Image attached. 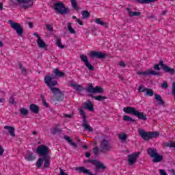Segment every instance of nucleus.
I'll return each mask as SVG.
<instances>
[{
    "label": "nucleus",
    "instance_id": "6ab92c4d",
    "mask_svg": "<svg viewBox=\"0 0 175 175\" xmlns=\"http://www.w3.org/2000/svg\"><path fill=\"white\" fill-rule=\"evenodd\" d=\"M94 166H96V172H98L99 169H101L102 170H105L106 166L100 161H96V163H94Z\"/></svg>",
    "mask_w": 175,
    "mask_h": 175
},
{
    "label": "nucleus",
    "instance_id": "49530a36",
    "mask_svg": "<svg viewBox=\"0 0 175 175\" xmlns=\"http://www.w3.org/2000/svg\"><path fill=\"white\" fill-rule=\"evenodd\" d=\"M93 152L96 157L98 156V154H99V148H98V146H95L93 148Z\"/></svg>",
    "mask_w": 175,
    "mask_h": 175
},
{
    "label": "nucleus",
    "instance_id": "a211bd4d",
    "mask_svg": "<svg viewBox=\"0 0 175 175\" xmlns=\"http://www.w3.org/2000/svg\"><path fill=\"white\" fill-rule=\"evenodd\" d=\"M71 87H72L74 88V90H75V91H78V92H81V91H84V88L81 85H79V84H75L73 82H70V83Z\"/></svg>",
    "mask_w": 175,
    "mask_h": 175
},
{
    "label": "nucleus",
    "instance_id": "7ed1b4c3",
    "mask_svg": "<svg viewBox=\"0 0 175 175\" xmlns=\"http://www.w3.org/2000/svg\"><path fill=\"white\" fill-rule=\"evenodd\" d=\"M53 9L55 10V12H57V13L61 14L62 16L70 13L69 8H66L62 1H57L53 5Z\"/></svg>",
    "mask_w": 175,
    "mask_h": 175
},
{
    "label": "nucleus",
    "instance_id": "338daca9",
    "mask_svg": "<svg viewBox=\"0 0 175 175\" xmlns=\"http://www.w3.org/2000/svg\"><path fill=\"white\" fill-rule=\"evenodd\" d=\"M166 13H167V10H164L161 12V16H165V14H166Z\"/></svg>",
    "mask_w": 175,
    "mask_h": 175
},
{
    "label": "nucleus",
    "instance_id": "680f3d73",
    "mask_svg": "<svg viewBox=\"0 0 175 175\" xmlns=\"http://www.w3.org/2000/svg\"><path fill=\"white\" fill-rule=\"evenodd\" d=\"M29 28H33V23L32 22H27Z\"/></svg>",
    "mask_w": 175,
    "mask_h": 175
},
{
    "label": "nucleus",
    "instance_id": "603ef678",
    "mask_svg": "<svg viewBox=\"0 0 175 175\" xmlns=\"http://www.w3.org/2000/svg\"><path fill=\"white\" fill-rule=\"evenodd\" d=\"M141 14H142V12H133L132 17H133L135 16H141Z\"/></svg>",
    "mask_w": 175,
    "mask_h": 175
},
{
    "label": "nucleus",
    "instance_id": "79ce46f5",
    "mask_svg": "<svg viewBox=\"0 0 175 175\" xmlns=\"http://www.w3.org/2000/svg\"><path fill=\"white\" fill-rule=\"evenodd\" d=\"M67 27H68V29L70 33H76V31H75V29L72 28V24H70V23H68L67 24Z\"/></svg>",
    "mask_w": 175,
    "mask_h": 175
},
{
    "label": "nucleus",
    "instance_id": "c9c22d12",
    "mask_svg": "<svg viewBox=\"0 0 175 175\" xmlns=\"http://www.w3.org/2000/svg\"><path fill=\"white\" fill-rule=\"evenodd\" d=\"M56 44L59 49H65V46L62 44V42H61V38H56Z\"/></svg>",
    "mask_w": 175,
    "mask_h": 175
},
{
    "label": "nucleus",
    "instance_id": "9b49d317",
    "mask_svg": "<svg viewBox=\"0 0 175 175\" xmlns=\"http://www.w3.org/2000/svg\"><path fill=\"white\" fill-rule=\"evenodd\" d=\"M137 75H139V76H144L145 77L147 76H162V73L151 70H148L144 72H137Z\"/></svg>",
    "mask_w": 175,
    "mask_h": 175
},
{
    "label": "nucleus",
    "instance_id": "39448f33",
    "mask_svg": "<svg viewBox=\"0 0 175 175\" xmlns=\"http://www.w3.org/2000/svg\"><path fill=\"white\" fill-rule=\"evenodd\" d=\"M8 23L11 28H12V29L16 31L18 36H23V33H24V29H23V27H21V25H20V23H17L12 20L8 21Z\"/></svg>",
    "mask_w": 175,
    "mask_h": 175
},
{
    "label": "nucleus",
    "instance_id": "58836bf2",
    "mask_svg": "<svg viewBox=\"0 0 175 175\" xmlns=\"http://www.w3.org/2000/svg\"><path fill=\"white\" fill-rule=\"evenodd\" d=\"M81 14H82V18H88L90 16H91L90 12H88V11L87 10L82 11Z\"/></svg>",
    "mask_w": 175,
    "mask_h": 175
},
{
    "label": "nucleus",
    "instance_id": "cd10ccee",
    "mask_svg": "<svg viewBox=\"0 0 175 175\" xmlns=\"http://www.w3.org/2000/svg\"><path fill=\"white\" fill-rule=\"evenodd\" d=\"M157 1L158 0H136V2L141 5H146L147 3H154V2H157Z\"/></svg>",
    "mask_w": 175,
    "mask_h": 175
},
{
    "label": "nucleus",
    "instance_id": "dca6fc26",
    "mask_svg": "<svg viewBox=\"0 0 175 175\" xmlns=\"http://www.w3.org/2000/svg\"><path fill=\"white\" fill-rule=\"evenodd\" d=\"M16 2H18V3H24L25 5H23L22 8L25 10L32 8V5H33V0H16Z\"/></svg>",
    "mask_w": 175,
    "mask_h": 175
},
{
    "label": "nucleus",
    "instance_id": "1a4fd4ad",
    "mask_svg": "<svg viewBox=\"0 0 175 175\" xmlns=\"http://www.w3.org/2000/svg\"><path fill=\"white\" fill-rule=\"evenodd\" d=\"M86 92L89 94H102L103 93L104 90L99 86L94 88L92 83H90L89 86L86 88Z\"/></svg>",
    "mask_w": 175,
    "mask_h": 175
},
{
    "label": "nucleus",
    "instance_id": "423d86ee",
    "mask_svg": "<svg viewBox=\"0 0 175 175\" xmlns=\"http://www.w3.org/2000/svg\"><path fill=\"white\" fill-rule=\"evenodd\" d=\"M54 86L55 85H51L49 87L51 89V91H52V94H53V95H59L56 97V100L57 102H62V100H64V93H62V92H61L59 88H53Z\"/></svg>",
    "mask_w": 175,
    "mask_h": 175
},
{
    "label": "nucleus",
    "instance_id": "864d4df0",
    "mask_svg": "<svg viewBox=\"0 0 175 175\" xmlns=\"http://www.w3.org/2000/svg\"><path fill=\"white\" fill-rule=\"evenodd\" d=\"M3 152H5V150L2 148V146L0 145V157L3 155Z\"/></svg>",
    "mask_w": 175,
    "mask_h": 175
},
{
    "label": "nucleus",
    "instance_id": "6e6d98bb",
    "mask_svg": "<svg viewBox=\"0 0 175 175\" xmlns=\"http://www.w3.org/2000/svg\"><path fill=\"white\" fill-rule=\"evenodd\" d=\"M87 162H88L89 163H92V165H95V163H96V160H95V159H93V160L88 159L87 161Z\"/></svg>",
    "mask_w": 175,
    "mask_h": 175
},
{
    "label": "nucleus",
    "instance_id": "0eeeda50",
    "mask_svg": "<svg viewBox=\"0 0 175 175\" xmlns=\"http://www.w3.org/2000/svg\"><path fill=\"white\" fill-rule=\"evenodd\" d=\"M36 153L44 159L49 157V147L45 145H40L37 147Z\"/></svg>",
    "mask_w": 175,
    "mask_h": 175
},
{
    "label": "nucleus",
    "instance_id": "13d9d810",
    "mask_svg": "<svg viewBox=\"0 0 175 175\" xmlns=\"http://www.w3.org/2000/svg\"><path fill=\"white\" fill-rule=\"evenodd\" d=\"M120 66H121L122 68H125V66H126V64L124 62L121 61L120 62Z\"/></svg>",
    "mask_w": 175,
    "mask_h": 175
},
{
    "label": "nucleus",
    "instance_id": "2f4dec72",
    "mask_svg": "<svg viewBox=\"0 0 175 175\" xmlns=\"http://www.w3.org/2000/svg\"><path fill=\"white\" fill-rule=\"evenodd\" d=\"M82 126L84 128L85 131H88V132H92L94 131V129H92V127L88 123L82 124Z\"/></svg>",
    "mask_w": 175,
    "mask_h": 175
},
{
    "label": "nucleus",
    "instance_id": "5701e85b",
    "mask_svg": "<svg viewBox=\"0 0 175 175\" xmlns=\"http://www.w3.org/2000/svg\"><path fill=\"white\" fill-rule=\"evenodd\" d=\"M163 160V156L159 155V154L157 153V155H155L153 157L152 162L153 163H158L159 162H162Z\"/></svg>",
    "mask_w": 175,
    "mask_h": 175
},
{
    "label": "nucleus",
    "instance_id": "37998d69",
    "mask_svg": "<svg viewBox=\"0 0 175 175\" xmlns=\"http://www.w3.org/2000/svg\"><path fill=\"white\" fill-rule=\"evenodd\" d=\"M20 114L22 116H27L28 114V110L25 108H21L20 109Z\"/></svg>",
    "mask_w": 175,
    "mask_h": 175
},
{
    "label": "nucleus",
    "instance_id": "c85d7f7f",
    "mask_svg": "<svg viewBox=\"0 0 175 175\" xmlns=\"http://www.w3.org/2000/svg\"><path fill=\"white\" fill-rule=\"evenodd\" d=\"M53 72L54 73V75H55V76H57V77H64L65 76V73L62 72L59 70V69L58 68H55L53 70Z\"/></svg>",
    "mask_w": 175,
    "mask_h": 175
},
{
    "label": "nucleus",
    "instance_id": "052dcab7",
    "mask_svg": "<svg viewBox=\"0 0 175 175\" xmlns=\"http://www.w3.org/2000/svg\"><path fill=\"white\" fill-rule=\"evenodd\" d=\"M59 175H68V174L65 173V172H64V170L60 168V174H59Z\"/></svg>",
    "mask_w": 175,
    "mask_h": 175
},
{
    "label": "nucleus",
    "instance_id": "bb28decb",
    "mask_svg": "<svg viewBox=\"0 0 175 175\" xmlns=\"http://www.w3.org/2000/svg\"><path fill=\"white\" fill-rule=\"evenodd\" d=\"M83 107L86 109V110H90V111H94V105L91 102L84 103Z\"/></svg>",
    "mask_w": 175,
    "mask_h": 175
},
{
    "label": "nucleus",
    "instance_id": "0e129e2a",
    "mask_svg": "<svg viewBox=\"0 0 175 175\" xmlns=\"http://www.w3.org/2000/svg\"><path fill=\"white\" fill-rule=\"evenodd\" d=\"M64 117H66V118H72L73 117V115L64 114Z\"/></svg>",
    "mask_w": 175,
    "mask_h": 175
},
{
    "label": "nucleus",
    "instance_id": "72a5a7b5",
    "mask_svg": "<svg viewBox=\"0 0 175 175\" xmlns=\"http://www.w3.org/2000/svg\"><path fill=\"white\" fill-rule=\"evenodd\" d=\"M123 120L124 121H129L130 122H136V120L133 118H132L129 116L124 115L123 116Z\"/></svg>",
    "mask_w": 175,
    "mask_h": 175
},
{
    "label": "nucleus",
    "instance_id": "09e8293b",
    "mask_svg": "<svg viewBox=\"0 0 175 175\" xmlns=\"http://www.w3.org/2000/svg\"><path fill=\"white\" fill-rule=\"evenodd\" d=\"M126 10H127L129 16L130 17H132V16H133V11H132L131 9L129 8H126Z\"/></svg>",
    "mask_w": 175,
    "mask_h": 175
},
{
    "label": "nucleus",
    "instance_id": "f704fd0d",
    "mask_svg": "<svg viewBox=\"0 0 175 175\" xmlns=\"http://www.w3.org/2000/svg\"><path fill=\"white\" fill-rule=\"evenodd\" d=\"M61 132H62V130L58 127H55L51 131L52 135H57V133H61Z\"/></svg>",
    "mask_w": 175,
    "mask_h": 175
},
{
    "label": "nucleus",
    "instance_id": "20e7f679",
    "mask_svg": "<svg viewBox=\"0 0 175 175\" xmlns=\"http://www.w3.org/2000/svg\"><path fill=\"white\" fill-rule=\"evenodd\" d=\"M113 148V145L110 144L109 140L104 139L101 140L100 144V151L103 154H106V152H110Z\"/></svg>",
    "mask_w": 175,
    "mask_h": 175
},
{
    "label": "nucleus",
    "instance_id": "8fccbe9b",
    "mask_svg": "<svg viewBox=\"0 0 175 175\" xmlns=\"http://www.w3.org/2000/svg\"><path fill=\"white\" fill-rule=\"evenodd\" d=\"M46 29H48V31H49L50 32L54 31V28H53V27H51V25L47 24V25H46Z\"/></svg>",
    "mask_w": 175,
    "mask_h": 175
},
{
    "label": "nucleus",
    "instance_id": "412c9836",
    "mask_svg": "<svg viewBox=\"0 0 175 175\" xmlns=\"http://www.w3.org/2000/svg\"><path fill=\"white\" fill-rule=\"evenodd\" d=\"M29 109L32 113H34V114H38L39 113V106L35 104H31Z\"/></svg>",
    "mask_w": 175,
    "mask_h": 175
},
{
    "label": "nucleus",
    "instance_id": "f3484780",
    "mask_svg": "<svg viewBox=\"0 0 175 175\" xmlns=\"http://www.w3.org/2000/svg\"><path fill=\"white\" fill-rule=\"evenodd\" d=\"M36 158V157L33 155V153L29 151H27L26 155L25 156V159L29 162L35 161Z\"/></svg>",
    "mask_w": 175,
    "mask_h": 175
},
{
    "label": "nucleus",
    "instance_id": "473e14b6",
    "mask_svg": "<svg viewBox=\"0 0 175 175\" xmlns=\"http://www.w3.org/2000/svg\"><path fill=\"white\" fill-rule=\"evenodd\" d=\"M79 113L81 114V116H82L83 117V121H82V124H87V116H85V113L84 112V110L83 109H79Z\"/></svg>",
    "mask_w": 175,
    "mask_h": 175
},
{
    "label": "nucleus",
    "instance_id": "b1692460",
    "mask_svg": "<svg viewBox=\"0 0 175 175\" xmlns=\"http://www.w3.org/2000/svg\"><path fill=\"white\" fill-rule=\"evenodd\" d=\"M37 44L40 49H47V45L46 44V42H44V41H43L41 38H38L37 40Z\"/></svg>",
    "mask_w": 175,
    "mask_h": 175
},
{
    "label": "nucleus",
    "instance_id": "e433bc0d",
    "mask_svg": "<svg viewBox=\"0 0 175 175\" xmlns=\"http://www.w3.org/2000/svg\"><path fill=\"white\" fill-rule=\"evenodd\" d=\"M49 156L44 158V167H46V169L50 167V161L49 160Z\"/></svg>",
    "mask_w": 175,
    "mask_h": 175
},
{
    "label": "nucleus",
    "instance_id": "a19ab883",
    "mask_svg": "<svg viewBox=\"0 0 175 175\" xmlns=\"http://www.w3.org/2000/svg\"><path fill=\"white\" fill-rule=\"evenodd\" d=\"M119 139L122 141V142H125V140H126V139H128V135L125 134V133H122L119 135Z\"/></svg>",
    "mask_w": 175,
    "mask_h": 175
},
{
    "label": "nucleus",
    "instance_id": "393cba45",
    "mask_svg": "<svg viewBox=\"0 0 175 175\" xmlns=\"http://www.w3.org/2000/svg\"><path fill=\"white\" fill-rule=\"evenodd\" d=\"M88 96L90 98H93V99H95L96 100H98L99 102L102 100H105V99H107V97L103 96H94L92 94H88Z\"/></svg>",
    "mask_w": 175,
    "mask_h": 175
},
{
    "label": "nucleus",
    "instance_id": "f8f14e48",
    "mask_svg": "<svg viewBox=\"0 0 175 175\" xmlns=\"http://www.w3.org/2000/svg\"><path fill=\"white\" fill-rule=\"evenodd\" d=\"M4 131H3V135H5V136H9V133L10 136L12 137H16V133H14V131H16V129L14 126H4Z\"/></svg>",
    "mask_w": 175,
    "mask_h": 175
},
{
    "label": "nucleus",
    "instance_id": "bf43d9fd",
    "mask_svg": "<svg viewBox=\"0 0 175 175\" xmlns=\"http://www.w3.org/2000/svg\"><path fill=\"white\" fill-rule=\"evenodd\" d=\"M159 172L161 175H167V174H166V172H165V170H159Z\"/></svg>",
    "mask_w": 175,
    "mask_h": 175
},
{
    "label": "nucleus",
    "instance_id": "c756f323",
    "mask_svg": "<svg viewBox=\"0 0 175 175\" xmlns=\"http://www.w3.org/2000/svg\"><path fill=\"white\" fill-rule=\"evenodd\" d=\"M95 23L98 25H101L102 27H105V28H107V23L105 21H102L101 18H96L95 21Z\"/></svg>",
    "mask_w": 175,
    "mask_h": 175
},
{
    "label": "nucleus",
    "instance_id": "9d476101",
    "mask_svg": "<svg viewBox=\"0 0 175 175\" xmlns=\"http://www.w3.org/2000/svg\"><path fill=\"white\" fill-rule=\"evenodd\" d=\"M57 77V75H52L51 76H46L44 77V82H45V84H46V85L48 87H51V85H57V84H58V81H53L54 80V79H56Z\"/></svg>",
    "mask_w": 175,
    "mask_h": 175
},
{
    "label": "nucleus",
    "instance_id": "5fc2aeb1",
    "mask_svg": "<svg viewBox=\"0 0 175 175\" xmlns=\"http://www.w3.org/2000/svg\"><path fill=\"white\" fill-rule=\"evenodd\" d=\"M154 70H161V68L159 67V64H154Z\"/></svg>",
    "mask_w": 175,
    "mask_h": 175
},
{
    "label": "nucleus",
    "instance_id": "2eb2a0df",
    "mask_svg": "<svg viewBox=\"0 0 175 175\" xmlns=\"http://www.w3.org/2000/svg\"><path fill=\"white\" fill-rule=\"evenodd\" d=\"M80 59L83 62H84L85 66H86V68H88V69H89V70H92V71L95 70V68H94L92 65L90 64V62H88V57H87V55H81Z\"/></svg>",
    "mask_w": 175,
    "mask_h": 175
},
{
    "label": "nucleus",
    "instance_id": "4d7b16f0",
    "mask_svg": "<svg viewBox=\"0 0 175 175\" xmlns=\"http://www.w3.org/2000/svg\"><path fill=\"white\" fill-rule=\"evenodd\" d=\"M42 103L43 105L45 106V107H49V103L46 102V100L44 98H42Z\"/></svg>",
    "mask_w": 175,
    "mask_h": 175
},
{
    "label": "nucleus",
    "instance_id": "ddd939ff",
    "mask_svg": "<svg viewBox=\"0 0 175 175\" xmlns=\"http://www.w3.org/2000/svg\"><path fill=\"white\" fill-rule=\"evenodd\" d=\"M139 155H140V152H135L131 154L128 155V162L129 165H135L137 161V158H139Z\"/></svg>",
    "mask_w": 175,
    "mask_h": 175
},
{
    "label": "nucleus",
    "instance_id": "a878e982",
    "mask_svg": "<svg viewBox=\"0 0 175 175\" xmlns=\"http://www.w3.org/2000/svg\"><path fill=\"white\" fill-rule=\"evenodd\" d=\"M148 155H150L151 158H154L155 155L158 154V152H157V150L152 149V148H149L147 150Z\"/></svg>",
    "mask_w": 175,
    "mask_h": 175
},
{
    "label": "nucleus",
    "instance_id": "4be33fe9",
    "mask_svg": "<svg viewBox=\"0 0 175 175\" xmlns=\"http://www.w3.org/2000/svg\"><path fill=\"white\" fill-rule=\"evenodd\" d=\"M154 99H156V100L158 102V105H159L160 106L165 105V101L163 100V99H162V96L161 95L155 94Z\"/></svg>",
    "mask_w": 175,
    "mask_h": 175
},
{
    "label": "nucleus",
    "instance_id": "aec40b11",
    "mask_svg": "<svg viewBox=\"0 0 175 175\" xmlns=\"http://www.w3.org/2000/svg\"><path fill=\"white\" fill-rule=\"evenodd\" d=\"M64 139H66V142H68L70 146H72L73 148H77V144L70 139V137L68 135H64Z\"/></svg>",
    "mask_w": 175,
    "mask_h": 175
},
{
    "label": "nucleus",
    "instance_id": "f03ea898",
    "mask_svg": "<svg viewBox=\"0 0 175 175\" xmlns=\"http://www.w3.org/2000/svg\"><path fill=\"white\" fill-rule=\"evenodd\" d=\"M138 133L139 136H141L142 139L146 142H148V140H151V139H155V137H158V136H159V132L158 131L146 132L143 129L139 130Z\"/></svg>",
    "mask_w": 175,
    "mask_h": 175
},
{
    "label": "nucleus",
    "instance_id": "e2e57ef3",
    "mask_svg": "<svg viewBox=\"0 0 175 175\" xmlns=\"http://www.w3.org/2000/svg\"><path fill=\"white\" fill-rule=\"evenodd\" d=\"M77 23H78V24H79V25H83V21L80 20V19H77Z\"/></svg>",
    "mask_w": 175,
    "mask_h": 175
},
{
    "label": "nucleus",
    "instance_id": "4c0bfd02",
    "mask_svg": "<svg viewBox=\"0 0 175 175\" xmlns=\"http://www.w3.org/2000/svg\"><path fill=\"white\" fill-rule=\"evenodd\" d=\"M70 1L71 2V5L73 9H75V10H79V9H80L79 6H77V1H76V0H70Z\"/></svg>",
    "mask_w": 175,
    "mask_h": 175
},
{
    "label": "nucleus",
    "instance_id": "de8ad7c7",
    "mask_svg": "<svg viewBox=\"0 0 175 175\" xmlns=\"http://www.w3.org/2000/svg\"><path fill=\"white\" fill-rule=\"evenodd\" d=\"M9 103L11 105H14V103H16V102H14V96L13 95H12L9 99Z\"/></svg>",
    "mask_w": 175,
    "mask_h": 175
},
{
    "label": "nucleus",
    "instance_id": "f257e3e1",
    "mask_svg": "<svg viewBox=\"0 0 175 175\" xmlns=\"http://www.w3.org/2000/svg\"><path fill=\"white\" fill-rule=\"evenodd\" d=\"M123 111L126 113V114H131V116L137 117L139 120H142V121H147V116L143 112H140L136 110V108L133 107H124Z\"/></svg>",
    "mask_w": 175,
    "mask_h": 175
},
{
    "label": "nucleus",
    "instance_id": "a18cd8bd",
    "mask_svg": "<svg viewBox=\"0 0 175 175\" xmlns=\"http://www.w3.org/2000/svg\"><path fill=\"white\" fill-rule=\"evenodd\" d=\"M147 90V88H146L144 85H140L138 88L139 92H146Z\"/></svg>",
    "mask_w": 175,
    "mask_h": 175
},
{
    "label": "nucleus",
    "instance_id": "6e6552de",
    "mask_svg": "<svg viewBox=\"0 0 175 175\" xmlns=\"http://www.w3.org/2000/svg\"><path fill=\"white\" fill-rule=\"evenodd\" d=\"M90 57L92 59H94V58L97 59H105L107 57V54L100 51H92L90 53Z\"/></svg>",
    "mask_w": 175,
    "mask_h": 175
},
{
    "label": "nucleus",
    "instance_id": "69168bd1",
    "mask_svg": "<svg viewBox=\"0 0 175 175\" xmlns=\"http://www.w3.org/2000/svg\"><path fill=\"white\" fill-rule=\"evenodd\" d=\"M33 36H36V38H38V39H39V38H40V36H39V34H38V33H33Z\"/></svg>",
    "mask_w": 175,
    "mask_h": 175
},
{
    "label": "nucleus",
    "instance_id": "4468645a",
    "mask_svg": "<svg viewBox=\"0 0 175 175\" xmlns=\"http://www.w3.org/2000/svg\"><path fill=\"white\" fill-rule=\"evenodd\" d=\"M159 65L161 66L163 70L165 73H170V75H175V70L174 68H172L163 64V61L162 59H160Z\"/></svg>",
    "mask_w": 175,
    "mask_h": 175
},
{
    "label": "nucleus",
    "instance_id": "7c9ffc66",
    "mask_svg": "<svg viewBox=\"0 0 175 175\" xmlns=\"http://www.w3.org/2000/svg\"><path fill=\"white\" fill-rule=\"evenodd\" d=\"M44 161V157L39 158L36 162V167L38 169H40L43 165V162Z\"/></svg>",
    "mask_w": 175,
    "mask_h": 175
},
{
    "label": "nucleus",
    "instance_id": "3c124183",
    "mask_svg": "<svg viewBox=\"0 0 175 175\" xmlns=\"http://www.w3.org/2000/svg\"><path fill=\"white\" fill-rule=\"evenodd\" d=\"M169 85H167V83H166V81H164L162 84H161V88H168Z\"/></svg>",
    "mask_w": 175,
    "mask_h": 175
},
{
    "label": "nucleus",
    "instance_id": "c03bdc74",
    "mask_svg": "<svg viewBox=\"0 0 175 175\" xmlns=\"http://www.w3.org/2000/svg\"><path fill=\"white\" fill-rule=\"evenodd\" d=\"M18 65L19 69H21L22 73H27V70L25 69V68H24V66H23V64H21V62H18Z\"/></svg>",
    "mask_w": 175,
    "mask_h": 175
},
{
    "label": "nucleus",
    "instance_id": "774afa93",
    "mask_svg": "<svg viewBox=\"0 0 175 175\" xmlns=\"http://www.w3.org/2000/svg\"><path fill=\"white\" fill-rule=\"evenodd\" d=\"M5 102V98H0V103H3Z\"/></svg>",
    "mask_w": 175,
    "mask_h": 175
},
{
    "label": "nucleus",
    "instance_id": "ea45409f",
    "mask_svg": "<svg viewBox=\"0 0 175 175\" xmlns=\"http://www.w3.org/2000/svg\"><path fill=\"white\" fill-rule=\"evenodd\" d=\"M154 95V92L150 89L147 88L145 92V96H152Z\"/></svg>",
    "mask_w": 175,
    "mask_h": 175
}]
</instances>
